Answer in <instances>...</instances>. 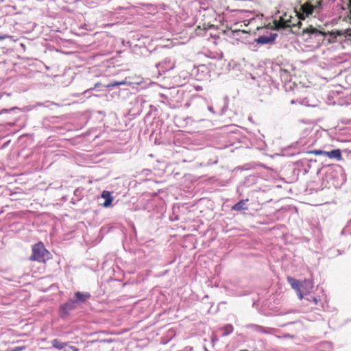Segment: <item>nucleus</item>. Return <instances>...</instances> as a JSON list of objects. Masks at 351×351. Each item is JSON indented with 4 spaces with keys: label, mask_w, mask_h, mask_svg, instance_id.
Segmentation results:
<instances>
[{
    "label": "nucleus",
    "mask_w": 351,
    "mask_h": 351,
    "mask_svg": "<svg viewBox=\"0 0 351 351\" xmlns=\"http://www.w3.org/2000/svg\"><path fill=\"white\" fill-rule=\"evenodd\" d=\"M300 34L306 42L313 47H318L326 41L327 43H335L337 37L343 34L339 30L326 32L312 25H308L302 28Z\"/></svg>",
    "instance_id": "obj_1"
},
{
    "label": "nucleus",
    "mask_w": 351,
    "mask_h": 351,
    "mask_svg": "<svg viewBox=\"0 0 351 351\" xmlns=\"http://www.w3.org/2000/svg\"><path fill=\"white\" fill-rule=\"evenodd\" d=\"M294 16L289 15L287 13L279 17L278 20H275V27L277 29H285L287 27L291 28L293 33L300 34L303 28L304 17H302L299 14L295 12Z\"/></svg>",
    "instance_id": "obj_2"
},
{
    "label": "nucleus",
    "mask_w": 351,
    "mask_h": 351,
    "mask_svg": "<svg viewBox=\"0 0 351 351\" xmlns=\"http://www.w3.org/2000/svg\"><path fill=\"white\" fill-rule=\"evenodd\" d=\"M328 182L335 188H340L346 181V177L343 173V169L339 166H336L326 175Z\"/></svg>",
    "instance_id": "obj_3"
},
{
    "label": "nucleus",
    "mask_w": 351,
    "mask_h": 351,
    "mask_svg": "<svg viewBox=\"0 0 351 351\" xmlns=\"http://www.w3.org/2000/svg\"><path fill=\"white\" fill-rule=\"evenodd\" d=\"M48 254L47 250L45 249L43 243L39 242L32 247V254L30 259L38 262H45L46 255Z\"/></svg>",
    "instance_id": "obj_4"
},
{
    "label": "nucleus",
    "mask_w": 351,
    "mask_h": 351,
    "mask_svg": "<svg viewBox=\"0 0 351 351\" xmlns=\"http://www.w3.org/2000/svg\"><path fill=\"white\" fill-rule=\"evenodd\" d=\"M322 0H319L316 2L317 5H313L311 2H306L301 5L302 13L299 14L300 16L304 17V20L306 17H308L312 15L315 10L319 9L322 5Z\"/></svg>",
    "instance_id": "obj_5"
},
{
    "label": "nucleus",
    "mask_w": 351,
    "mask_h": 351,
    "mask_svg": "<svg viewBox=\"0 0 351 351\" xmlns=\"http://www.w3.org/2000/svg\"><path fill=\"white\" fill-rule=\"evenodd\" d=\"M77 304L73 299H70L69 301L62 304L60 307V315L62 317H67L70 312L75 309Z\"/></svg>",
    "instance_id": "obj_6"
},
{
    "label": "nucleus",
    "mask_w": 351,
    "mask_h": 351,
    "mask_svg": "<svg viewBox=\"0 0 351 351\" xmlns=\"http://www.w3.org/2000/svg\"><path fill=\"white\" fill-rule=\"evenodd\" d=\"M278 34L276 33H269V34L259 36L257 38L254 39V42L261 45L273 44Z\"/></svg>",
    "instance_id": "obj_7"
},
{
    "label": "nucleus",
    "mask_w": 351,
    "mask_h": 351,
    "mask_svg": "<svg viewBox=\"0 0 351 351\" xmlns=\"http://www.w3.org/2000/svg\"><path fill=\"white\" fill-rule=\"evenodd\" d=\"M156 66L158 69V73L161 75L162 73H165L173 69L175 63L172 62L170 58H165L161 62L156 64Z\"/></svg>",
    "instance_id": "obj_8"
},
{
    "label": "nucleus",
    "mask_w": 351,
    "mask_h": 351,
    "mask_svg": "<svg viewBox=\"0 0 351 351\" xmlns=\"http://www.w3.org/2000/svg\"><path fill=\"white\" fill-rule=\"evenodd\" d=\"M90 298V293L88 292L77 291L74 294L73 300L77 304L84 303L88 299Z\"/></svg>",
    "instance_id": "obj_9"
},
{
    "label": "nucleus",
    "mask_w": 351,
    "mask_h": 351,
    "mask_svg": "<svg viewBox=\"0 0 351 351\" xmlns=\"http://www.w3.org/2000/svg\"><path fill=\"white\" fill-rule=\"evenodd\" d=\"M287 281L291 285V287L298 291V294L300 299H302L303 295L300 291V287H301L300 282L293 277H288Z\"/></svg>",
    "instance_id": "obj_10"
},
{
    "label": "nucleus",
    "mask_w": 351,
    "mask_h": 351,
    "mask_svg": "<svg viewBox=\"0 0 351 351\" xmlns=\"http://www.w3.org/2000/svg\"><path fill=\"white\" fill-rule=\"evenodd\" d=\"M246 327L247 328L252 329L253 330H254L256 332L264 333V334H269V333H271L270 331L273 330L271 328H265L262 326L254 324H248L246 326Z\"/></svg>",
    "instance_id": "obj_11"
},
{
    "label": "nucleus",
    "mask_w": 351,
    "mask_h": 351,
    "mask_svg": "<svg viewBox=\"0 0 351 351\" xmlns=\"http://www.w3.org/2000/svg\"><path fill=\"white\" fill-rule=\"evenodd\" d=\"M247 201L248 199L240 200L232 207V210L235 211H241L247 210V206H246V202Z\"/></svg>",
    "instance_id": "obj_12"
},
{
    "label": "nucleus",
    "mask_w": 351,
    "mask_h": 351,
    "mask_svg": "<svg viewBox=\"0 0 351 351\" xmlns=\"http://www.w3.org/2000/svg\"><path fill=\"white\" fill-rule=\"evenodd\" d=\"M101 197L105 199V202L102 204L103 206L105 208L110 206L113 200V198L111 196L110 193L107 191H104L102 192Z\"/></svg>",
    "instance_id": "obj_13"
},
{
    "label": "nucleus",
    "mask_w": 351,
    "mask_h": 351,
    "mask_svg": "<svg viewBox=\"0 0 351 351\" xmlns=\"http://www.w3.org/2000/svg\"><path fill=\"white\" fill-rule=\"evenodd\" d=\"M325 156H327L330 158H335L337 160L341 159V152L340 149H332L330 152H326Z\"/></svg>",
    "instance_id": "obj_14"
},
{
    "label": "nucleus",
    "mask_w": 351,
    "mask_h": 351,
    "mask_svg": "<svg viewBox=\"0 0 351 351\" xmlns=\"http://www.w3.org/2000/svg\"><path fill=\"white\" fill-rule=\"evenodd\" d=\"M53 348L58 350H62L67 346V343L62 342L58 339H54L51 341Z\"/></svg>",
    "instance_id": "obj_15"
},
{
    "label": "nucleus",
    "mask_w": 351,
    "mask_h": 351,
    "mask_svg": "<svg viewBox=\"0 0 351 351\" xmlns=\"http://www.w3.org/2000/svg\"><path fill=\"white\" fill-rule=\"evenodd\" d=\"M303 298L310 302H313L315 305H318V304L320 302V298L319 296H315L311 294H308L306 297L303 296Z\"/></svg>",
    "instance_id": "obj_16"
},
{
    "label": "nucleus",
    "mask_w": 351,
    "mask_h": 351,
    "mask_svg": "<svg viewBox=\"0 0 351 351\" xmlns=\"http://www.w3.org/2000/svg\"><path fill=\"white\" fill-rule=\"evenodd\" d=\"M233 326L231 324H226L223 328V336H227L233 332Z\"/></svg>",
    "instance_id": "obj_17"
},
{
    "label": "nucleus",
    "mask_w": 351,
    "mask_h": 351,
    "mask_svg": "<svg viewBox=\"0 0 351 351\" xmlns=\"http://www.w3.org/2000/svg\"><path fill=\"white\" fill-rule=\"evenodd\" d=\"M126 82L125 81H112L109 84L107 85L108 88L115 87L119 85L125 84Z\"/></svg>",
    "instance_id": "obj_18"
},
{
    "label": "nucleus",
    "mask_w": 351,
    "mask_h": 351,
    "mask_svg": "<svg viewBox=\"0 0 351 351\" xmlns=\"http://www.w3.org/2000/svg\"><path fill=\"white\" fill-rule=\"evenodd\" d=\"M162 98H163L164 99L161 101L162 103L165 104H167V105H169L171 108H175L176 107L178 106V105H171L167 98V97L165 96L164 95L161 94L160 95Z\"/></svg>",
    "instance_id": "obj_19"
},
{
    "label": "nucleus",
    "mask_w": 351,
    "mask_h": 351,
    "mask_svg": "<svg viewBox=\"0 0 351 351\" xmlns=\"http://www.w3.org/2000/svg\"><path fill=\"white\" fill-rule=\"evenodd\" d=\"M310 152L313 153L316 155H323V156H325V154H326V151H323L321 149H315L313 151H311Z\"/></svg>",
    "instance_id": "obj_20"
},
{
    "label": "nucleus",
    "mask_w": 351,
    "mask_h": 351,
    "mask_svg": "<svg viewBox=\"0 0 351 351\" xmlns=\"http://www.w3.org/2000/svg\"><path fill=\"white\" fill-rule=\"evenodd\" d=\"M217 162H218V159H217V158H215L214 159L209 160L204 165L208 166V165L217 164Z\"/></svg>",
    "instance_id": "obj_21"
},
{
    "label": "nucleus",
    "mask_w": 351,
    "mask_h": 351,
    "mask_svg": "<svg viewBox=\"0 0 351 351\" xmlns=\"http://www.w3.org/2000/svg\"><path fill=\"white\" fill-rule=\"evenodd\" d=\"M208 111H210L212 114H217V113H216V112L215 111V110H214V108H213V106H208Z\"/></svg>",
    "instance_id": "obj_22"
},
{
    "label": "nucleus",
    "mask_w": 351,
    "mask_h": 351,
    "mask_svg": "<svg viewBox=\"0 0 351 351\" xmlns=\"http://www.w3.org/2000/svg\"><path fill=\"white\" fill-rule=\"evenodd\" d=\"M343 3H346L348 8H351V0H341Z\"/></svg>",
    "instance_id": "obj_23"
},
{
    "label": "nucleus",
    "mask_w": 351,
    "mask_h": 351,
    "mask_svg": "<svg viewBox=\"0 0 351 351\" xmlns=\"http://www.w3.org/2000/svg\"><path fill=\"white\" fill-rule=\"evenodd\" d=\"M70 348L73 351H79V349L75 346H71Z\"/></svg>",
    "instance_id": "obj_24"
},
{
    "label": "nucleus",
    "mask_w": 351,
    "mask_h": 351,
    "mask_svg": "<svg viewBox=\"0 0 351 351\" xmlns=\"http://www.w3.org/2000/svg\"><path fill=\"white\" fill-rule=\"evenodd\" d=\"M43 106V104L42 103H37L36 105H35V107H38V106Z\"/></svg>",
    "instance_id": "obj_25"
},
{
    "label": "nucleus",
    "mask_w": 351,
    "mask_h": 351,
    "mask_svg": "<svg viewBox=\"0 0 351 351\" xmlns=\"http://www.w3.org/2000/svg\"><path fill=\"white\" fill-rule=\"evenodd\" d=\"M5 37H6L5 36H0V39H1V40H3V39H4Z\"/></svg>",
    "instance_id": "obj_26"
},
{
    "label": "nucleus",
    "mask_w": 351,
    "mask_h": 351,
    "mask_svg": "<svg viewBox=\"0 0 351 351\" xmlns=\"http://www.w3.org/2000/svg\"><path fill=\"white\" fill-rule=\"evenodd\" d=\"M204 351H208L206 346H204Z\"/></svg>",
    "instance_id": "obj_27"
},
{
    "label": "nucleus",
    "mask_w": 351,
    "mask_h": 351,
    "mask_svg": "<svg viewBox=\"0 0 351 351\" xmlns=\"http://www.w3.org/2000/svg\"><path fill=\"white\" fill-rule=\"evenodd\" d=\"M215 341V339L214 338L212 339V342L214 343Z\"/></svg>",
    "instance_id": "obj_28"
},
{
    "label": "nucleus",
    "mask_w": 351,
    "mask_h": 351,
    "mask_svg": "<svg viewBox=\"0 0 351 351\" xmlns=\"http://www.w3.org/2000/svg\"><path fill=\"white\" fill-rule=\"evenodd\" d=\"M240 351H248L247 350H241Z\"/></svg>",
    "instance_id": "obj_29"
},
{
    "label": "nucleus",
    "mask_w": 351,
    "mask_h": 351,
    "mask_svg": "<svg viewBox=\"0 0 351 351\" xmlns=\"http://www.w3.org/2000/svg\"><path fill=\"white\" fill-rule=\"evenodd\" d=\"M350 109H351V107H350Z\"/></svg>",
    "instance_id": "obj_30"
}]
</instances>
